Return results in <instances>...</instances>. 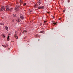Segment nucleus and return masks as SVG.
<instances>
[{"label":"nucleus","instance_id":"nucleus-1","mask_svg":"<svg viewBox=\"0 0 73 73\" xmlns=\"http://www.w3.org/2000/svg\"><path fill=\"white\" fill-rule=\"evenodd\" d=\"M3 10L4 11H5V8H4V6H1V8L0 9V11L2 12Z\"/></svg>","mask_w":73,"mask_h":73},{"label":"nucleus","instance_id":"nucleus-2","mask_svg":"<svg viewBox=\"0 0 73 73\" xmlns=\"http://www.w3.org/2000/svg\"><path fill=\"white\" fill-rule=\"evenodd\" d=\"M9 6L8 5L6 6H5V8H6V10L7 11H8V10H9Z\"/></svg>","mask_w":73,"mask_h":73},{"label":"nucleus","instance_id":"nucleus-3","mask_svg":"<svg viewBox=\"0 0 73 73\" xmlns=\"http://www.w3.org/2000/svg\"><path fill=\"white\" fill-rule=\"evenodd\" d=\"M20 18L22 20H23L24 19V17L22 15H21L20 16Z\"/></svg>","mask_w":73,"mask_h":73},{"label":"nucleus","instance_id":"nucleus-4","mask_svg":"<svg viewBox=\"0 0 73 73\" xmlns=\"http://www.w3.org/2000/svg\"><path fill=\"white\" fill-rule=\"evenodd\" d=\"M41 4V3L40 1H39L37 3V4H38V5H40Z\"/></svg>","mask_w":73,"mask_h":73},{"label":"nucleus","instance_id":"nucleus-5","mask_svg":"<svg viewBox=\"0 0 73 73\" xmlns=\"http://www.w3.org/2000/svg\"><path fill=\"white\" fill-rule=\"evenodd\" d=\"M17 12L19 11V9L18 8H16L15 7L14 9Z\"/></svg>","mask_w":73,"mask_h":73},{"label":"nucleus","instance_id":"nucleus-6","mask_svg":"<svg viewBox=\"0 0 73 73\" xmlns=\"http://www.w3.org/2000/svg\"><path fill=\"white\" fill-rule=\"evenodd\" d=\"M21 5V4H20V5H16V7H17V8H19V7H20V6Z\"/></svg>","mask_w":73,"mask_h":73},{"label":"nucleus","instance_id":"nucleus-7","mask_svg":"<svg viewBox=\"0 0 73 73\" xmlns=\"http://www.w3.org/2000/svg\"><path fill=\"white\" fill-rule=\"evenodd\" d=\"M13 11V8H10L9 9V10L8 11H9V12H11Z\"/></svg>","mask_w":73,"mask_h":73},{"label":"nucleus","instance_id":"nucleus-8","mask_svg":"<svg viewBox=\"0 0 73 73\" xmlns=\"http://www.w3.org/2000/svg\"><path fill=\"white\" fill-rule=\"evenodd\" d=\"M16 21L18 22H20V21H21V20H20V19L18 18L17 19Z\"/></svg>","mask_w":73,"mask_h":73},{"label":"nucleus","instance_id":"nucleus-9","mask_svg":"<svg viewBox=\"0 0 73 73\" xmlns=\"http://www.w3.org/2000/svg\"><path fill=\"white\" fill-rule=\"evenodd\" d=\"M9 37H10V36L8 35L7 38V41H9Z\"/></svg>","mask_w":73,"mask_h":73},{"label":"nucleus","instance_id":"nucleus-10","mask_svg":"<svg viewBox=\"0 0 73 73\" xmlns=\"http://www.w3.org/2000/svg\"><path fill=\"white\" fill-rule=\"evenodd\" d=\"M2 36L3 37H5V34H2Z\"/></svg>","mask_w":73,"mask_h":73},{"label":"nucleus","instance_id":"nucleus-11","mask_svg":"<svg viewBox=\"0 0 73 73\" xmlns=\"http://www.w3.org/2000/svg\"><path fill=\"white\" fill-rule=\"evenodd\" d=\"M2 46L3 47H7L8 46V45L7 44L6 45H2Z\"/></svg>","mask_w":73,"mask_h":73},{"label":"nucleus","instance_id":"nucleus-12","mask_svg":"<svg viewBox=\"0 0 73 73\" xmlns=\"http://www.w3.org/2000/svg\"><path fill=\"white\" fill-rule=\"evenodd\" d=\"M1 25H3L5 24V23H0Z\"/></svg>","mask_w":73,"mask_h":73},{"label":"nucleus","instance_id":"nucleus-13","mask_svg":"<svg viewBox=\"0 0 73 73\" xmlns=\"http://www.w3.org/2000/svg\"><path fill=\"white\" fill-rule=\"evenodd\" d=\"M5 29H6V30L7 31H8V27H5Z\"/></svg>","mask_w":73,"mask_h":73},{"label":"nucleus","instance_id":"nucleus-14","mask_svg":"<svg viewBox=\"0 0 73 73\" xmlns=\"http://www.w3.org/2000/svg\"><path fill=\"white\" fill-rule=\"evenodd\" d=\"M11 35H12V33H9L8 35V36H11Z\"/></svg>","mask_w":73,"mask_h":73},{"label":"nucleus","instance_id":"nucleus-15","mask_svg":"<svg viewBox=\"0 0 73 73\" xmlns=\"http://www.w3.org/2000/svg\"><path fill=\"white\" fill-rule=\"evenodd\" d=\"M20 4H22V3H23V1H21V0H20Z\"/></svg>","mask_w":73,"mask_h":73},{"label":"nucleus","instance_id":"nucleus-16","mask_svg":"<svg viewBox=\"0 0 73 73\" xmlns=\"http://www.w3.org/2000/svg\"><path fill=\"white\" fill-rule=\"evenodd\" d=\"M27 31H24L23 32V33H27Z\"/></svg>","mask_w":73,"mask_h":73},{"label":"nucleus","instance_id":"nucleus-17","mask_svg":"<svg viewBox=\"0 0 73 73\" xmlns=\"http://www.w3.org/2000/svg\"><path fill=\"white\" fill-rule=\"evenodd\" d=\"M26 4H26V3H24L23 4V6H25V5H26Z\"/></svg>","mask_w":73,"mask_h":73},{"label":"nucleus","instance_id":"nucleus-18","mask_svg":"<svg viewBox=\"0 0 73 73\" xmlns=\"http://www.w3.org/2000/svg\"><path fill=\"white\" fill-rule=\"evenodd\" d=\"M41 9H44V6H42V7H41Z\"/></svg>","mask_w":73,"mask_h":73},{"label":"nucleus","instance_id":"nucleus-19","mask_svg":"<svg viewBox=\"0 0 73 73\" xmlns=\"http://www.w3.org/2000/svg\"><path fill=\"white\" fill-rule=\"evenodd\" d=\"M57 22H56V23H53V24H54V25H57Z\"/></svg>","mask_w":73,"mask_h":73},{"label":"nucleus","instance_id":"nucleus-20","mask_svg":"<svg viewBox=\"0 0 73 73\" xmlns=\"http://www.w3.org/2000/svg\"><path fill=\"white\" fill-rule=\"evenodd\" d=\"M15 38H16L17 39V38H18V36H15Z\"/></svg>","mask_w":73,"mask_h":73},{"label":"nucleus","instance_id":"nucleus-21","mask_svg":"<svg viewBox=\"0 0 73 73\" xmlns=\"http://www.w3.org/2000/svg\"><path fill=\"white\" fill-rule=\"evenodd\" d=\"M29 11L30 12H32V10L31 9H29Z\"/></svg>","mask_w":73,"mask_h":73},{"label":"nucleus","instance_id":"nucleus-22","mask_svg":"<svg viewBox=\"0 0 73 73\" xmlns=\"http://www.w3.org/2000/svg\"><path fill=\"white\" fill-rule=\"evenodd\" d=\"M38 8L39 9H41V7H38Z\"/></svg>","mask_w":73,"mask_h":73},{"label":"nucleus","instance_id":"nucleus-23","mask_svg":"<svg viewBox=\"0 0 73 73\" xmlns=\"http://www.w3.org/2000/svg\"><path fill=\"white\" fill-rule=\"evenodd\" d=\"M16 32H15V35H14V37H15V36H16Z\"/></svg>","mask_w":73,"mask_h":73},{"label":"nucleus","instance_id":"nucleus-24","mask_svg":"<svg viewBox=\"0 0 73 73\" xmlns=\"http://www.w3.org/2000/svg\"><path fill=\"white\" fill-rule=\"evenodd\" d=\"M14 17H16V15H14Z\"/></svg>","mask_w":73,"mask_h":73},{"label":"nucleus","instance_id":"nucleus-25","mask_svg":"<svg viewBox=\"0 0 73 73\" xmlns=\"http://www.w3.org/2000/svg\"><path fill=\"white\" fill-rule=\"evenodd\" d=\"M59 20H61V18H60L59 19Z\"/></svg>","mask_w":73,"mask_h":73},{"label":"nucleus","instance_id":"nucleus-26","mask_svg":"<svg viewBox=\"0 0 73 73\" xmlns=\"http://www.w3.org/2000/svg\"><path fill=\"white\" fill-rule=\"evenodd\" d=\"M68 3H69V0H68Z\"/></svg>","mask_w":73,"mask_h":73},{"label":"nucleus","instance_id":"nucleus-27","mask_svg":"<svg viewBox=\"0 0 73 73\" xmlns=\"http://www.w3.org/2000/svg\"><path fill=\"white\" fill-rule=\"evenodd\" d=\"M12 22H13V23L14 22V21L13 20L12 21Z\"/></svg>","mask_w":73,"mask_h":73},{"label":"nucleus","instance_id":"nucleus-28","mask_svg":"<svg viewBox=\"0 0 73 73\" xmlns=\"http://www.w3.org/2000/svg\"><path fill=\"white\" fill-rule=\"evenodd\" d=\"M46 21H44V23H46Z\"/></svg>","mask_w":73,"mask_h":73},{"label":"nucleus","instance_id":"nucleus-29","mask_svg":"<svg viewBox=\"0 0 73 73\" xmlns=\"http://www.w3.org/2000/svg\"><path fill=\"white\" fill-rule=\"evenodd\" d=\"M42 32H42V31H41V33H42Z\"/></svg>","mask_w":73,"mask_h":73},{"label":"nucleus","instance_id":"nucleus-30","mask_svg":"<svg viewBox=\"0 0 73 73\" xmlns=\"http://www.w3.org/2000/svg\"><path fill=\"white\" fill-rule=\"evenodd\" d=\"M63 12H64V10H63Z\"/></svg>","mask_w":73,"mask_h":73},{"label":"nucleus","instance_id":"nucleus-31","mask_svg":"<svg viewBox=\"0 0 73 73\" xmlns=\"http://www.w3.org/2000/svg\"><path fill=\"white\" fill-rule=\"evenodd\" d=\"M48 13H49V12H48Z\"/></svg>","mask_w":73,"mask_h":73},{"label":"nucleus","instance_id":"nucleus-32","mask_svg":"<svg viewBox=\"0 0 73 73\" xmlns=\"http://www.w3.org/2000/svg\"><path fill=\"white\" fill-rule=\"evenodd\" d=\"M38 41H40V39H38Z\"/></svg>","mask_w":73,"mask_h":73},{"label":"nucleus","instance_id":"nucleus-33","mask_svg":"<svg viewBox=\"0 0 73 73\" xmlns=\"http://www.w3.org/2000/svg\"><path fill=\"white\" fill-rule=\"evenodd\" d=\"M65 10H64V12H65Z\"/></svg>","mask_w":73,"mask_h":73},{"label":"nucleus","instance_id":"nucleus-34","mask_svg":"<svg viewBox=\"0 0 73 73\" xmlns=\"http://www.w3.org/2000/svg\"><path fill=\"white\" fill-rule=\"evenodd\" d=\"M53 18H54V17H53Z\"/></svg>","mask_w":73,"mask_h":73}]
</instances>
